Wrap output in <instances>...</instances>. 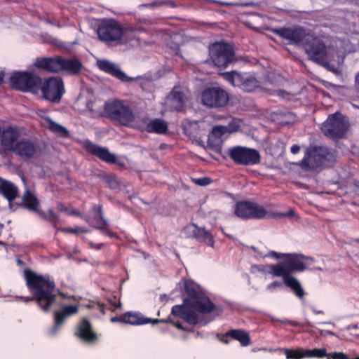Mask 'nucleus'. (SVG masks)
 Wrapping results in <instances>:
<instances>
[{
  "instance_id": "1",
  "label": "nucleus",
  "mask_w": 359,
  "mask_h": 359,
  "mask_svg": "<svg viewBox=\"0 0 359 359\" xmlns=\"http://www.w3.org/2000/svg\"><path fill=\"white\" fill-rule=\"evenodd\" d=\"M24 278L32 297L27 301H34L43 311L48 312L56 302L57 294L66 298L67 296L60 292L56 288L54 280L48 276L36 273L29 269L24 271Z\"/></svg>"
},
{
  "instance_id": "2",
  "label": "nucleus",
  "mask_w": 359,
  "mask_h": 359,
  "mask_svg": "<svg viewBox=\"0 0 359 359\" xmlns=\"http://www.w3.org/2000/svg\"><path fill=\"white\" fill-rule=\"evenodd\" d=\"M133 33V29H123L119 22L114 19L102 20L97 28L98 38L107 43L113 42L116 44L125 43L128 41L127 35Z\"/></svg>"
},
{
  "instance_id": "3",
  "label": "nucleus",
  "mask_w": 359,
  "mask_h": 359,
  "mask_svg": "<svg viewBox=\"0 0 359 359\" xmlns=\"http://www.w3.org/2000/svg\"><path fill=\"white\" fill-rule=\"evenodd\" d=\"M349 128L348 121L340 112L330 114L320 127L321 132L332 140H338L346 137Z\"/></svg>"
},
{
  "instance_id": "4",
  "label": "nucleus",
  "mask_w": 359,
  "mask_h": 359,
  "mask_svg": "<svg viewBox=\"0 0 359 359\" xmlns=\"http://www.w3.org/2000/svg\"><path fill=\"white\" fill-rule=\"evenodd\" d=\"M104 111L108 118L124 126H129L135 121V114L132 109L119 100L105 102Z\"/></svg>"
},
{
  "instance_id": "5",
  "label": "nucleus",
  "mask_w": 359,
  "mask_h": 359,
  "mask_svg": "<svg viewBox=\"0 0 359 359\" xmlns=\"http://www.w3.org/2000/svg\"><path fill=\"white\" fill-rule=\"evenodd\" d=\"M210 60L219 68H226L235 62L233 47L227 43L216 42L209 46Z\"/></svg>"
},
{
  "instance_id": "6",
  "label": "nucleus",
  "mask_w": 359,
  "mask_h": 359,
  "mask_svg": "<svg viewBox=\"0 0 359 359\" xmlns=\"http://www.w3.org/2000/svg\"><path fill=\"white\" fill-rule=\"evenodd\" d=\"M13 88L22 92L37 91L42 85V79L29 72H15L10 77Z\"/></svg>"
},
{
  "instance_id": "7",
  "label": "nucleus",
  "mask_w": 359,
  "mask_h": 359,
  "mask_svg": "<svg viewBox=\"0 0 359 359\" xmlns=\"http://www.w3.org/2000/svg\"><path fill=\"white\" fill-rule=\"evenodd\" d=\"M335 158L334 150L323 146H314L306 149L304 157L299 165L304 170H312L315 167L313 160L333 161Z\"/></svg>"
},
{
  "instance_id": "8",
  "label": "nucleus",
  "mask_w": 359,
  "mask_h": 359,
  "mask_svg": "<svg viewBox=\"0 0 359 359\" xmlns=\"http://www.w3.org/2000/svg\"><path fill=\"white\" fill-rule=\"evenodd\" d=\"M201 102L210 108L224 109L229 104V94L221 87H209L202 93Z\"/></svg>"
},
{
  "instance_id": "9",
  "label": "nucleus",
  "mask_w": 359,
  "mask_h": 359,
  "mask_svg": "<svg viewBox=\"0 0 359 359\" xmlns=\"http://www.w3.org/2000/svg\"><path fill=\"white\" fill-rule=\"evenodd\" d=\"M236 215L243 219H262L269 218V211L259 203L243 201L236 203L234 210Z\"/></svg>"
},
{
  "instance_id": "10",
  "label": "nucleus",
  "mask_w": 359,
  "mask_h": 359,
  "mask_svg": "<svg viewBox=\"0 0 359 359\" xmlns=\"http://www.w3.org/2000/svg\"><path fill=\"white\" fill-rule=\"evenodd\" d=\"M303 48L311 60L323 67H328L329 65L325 61L326 46L320 39L309 33L304 43Z\"/></svg>"
},
{
  "instance_id": "11",
  "label": "nucleus",
  "mask_w": 359,
  "mask_h": 359,
  "mask_svg": "<svg viewBox=\"0 0 359 359\" xmlns=\"http://www.w3.org/2000/svg\"><path fill=\"white\" fill-rule=\"evenodd\" d=\"M221 76L232 86L239 87L246 92H252L259 86V82L255 76L246 73L231 71L223 72Z\"/></svg>"
},
{
  "instance_id": "12",
  "label": "nucleus",
  "mask_w": 359,
  "mask_h": 359,
  "mask_svg": "<svg viewBox=\"0 0 359 359\" xmlns=\"http://www.w3.org/2000/svg\"><path fill=\"white\" fill-rule=\"evenodd\" d=\"M227 154L231 159L238 165H255L260 162V155L254 149L236 146L229 148Z\"/></svg>"
},
{
  "instance_id": "13",
  "label": "nucleus",
  "mask_w": 359,
  "mask_h": 359,
  "mask_svg": "<svg viewBox=\"0 0 359 359\" xmlns=\"http://www.w3.org/2000/svg\"><path fill=\"white\" fill-rule=\"evenodd\" d=\"M273 32L288 41L290 44L302 46L310 33L302 27H280L273 29Z\"/></svg>"
},
{
  "instance_id": "14",
  "label": "nucleus",
  "mask_w": 359,
  "mask_h": 359,
  "mask_svg": "<svg viewBox=\"0 0 359 359\" xmlns=\"http://www.w3.org/2000/svg\"><path fill=\"white\" fill-rule=\"evenodd\" d=\"M41 87L43 97L52 102H59L65 93L63 81L58 77L49 78Z\"/></svg>"
},
{
  "instance_id": "15",
  "label": "nucleus",
  "mask_w": 359,
  "mask_h": 359,
  "mask_svg": "<svg viewBox=\"0 0 359 359\" xmlns=\"http://www.w3.org/2000/svg\"><path fill=\"white\" fill-rule=\"evenodd\" d=\"M22 138L21 132L18 127L7 126L1 131L0 145L4 151L13 153Z\"/></svg>"
},
{
  "instance_id": "16",
  "label": "nucleus",
  "mask_w": 359,
  "mask_h": 359,
  "mask_svg": "<svg viewBox=\"0 0 359 359\" xmlns=\"http://www.w3.org/2000/svg\"><path fill=\"white\" fill-rule=\"evenodd\" d=\"M286 256L283 260L290 274L308 269V266L313 261L312 257H306L302 254H287Z\"/></svg>"
},
{
  "instance_id": "17",
  "label": "nucleus",
  "mask_w": 359,
  "mask_h": 359,
  "mask_svg": "<svg viewBox=\"0 0 359 359\" xmlns=\"http://www.w3.org/2000/svg\"><path fill=\"white\" fill-rule=\"evenodd\" d=\"M75 335L89 344L96 343L98 339L97 334L93 330L92 324L86 318H83L78 323Z\"/></svg>"
},
{
  "instance_id": "18",
  "label": "nucleus",
  "mask_w": 359,
  "mask_h": 359,
  "mask_svg": "<svg viewBox=\"0 0 359 359\" xmlns=\"http://www.w3.org/2000/svg\"><path fill=\"white\" fill-rule=\"evenodd\" d=\"M38 151L37 144L29 138L22 137L13 154L23 160L34 158Z\"/></svg>"
},
{
  "instance_id": "19",
  "label": "nucleus",
  "mask_w": 359,
  "mask_h": 359,
  "mask_svg": "<svg viewBox=\"0 0 359 359\" xmlns=\"http://www.w3.org/2000/svg\"><path fill=\"white\" fill-rule=\"evenodd\" d=\"M61 56L36 57L34 65L39 69L50 72H62Z\"/></svg>"
},
{
  "instance_id": "20",
  "label": "nucleus",
  "mask_w": 359,
  "mask_h": 359,
  "mask_svg": "<svg viewBox=\"0 0 359 359\" xmlns=\"http://www.w3.org/2000/svg\"><path fill=\"white\" fill-rule=\"evenodd\" d=\"M86 151L99 158L107 163H116V156L109 151L107 147H102L91 142H87L85 144Z\"/></svg>"
},
{
  "instance_id": "21",
  "label": "nucleus",
  "mask_w": 359,
  "mask_h": 359,
  "mask_svg": "<svg viewBox=\"0 0 359 359\" xmlns=\"http://www.w3.org/2000/svg\"><path fill=\"white\" fill-rule=\"evenodd\" d=\"M186 102V96L179 87L175 86L167 96L165 104L170 111L182 109Z\"/></svg>"
},
{
  "instance_id": "22",
  "label": "nucleus",
  "mask_w": 359,
  "mask_h": 359,
  "mask_svg": "<svg viewBox=\"0 0 359 359\" xmlns=\"http://www.w3.org/2000/svg\"><path fill=\"white\" fill-rule=\"evenodd\" d=\"M97 66L102 71L111 74L116 79L123 82H131L135 80V78L128 76L119 67L108 60H103L97 62ZM137 78H136L137 79Z\"/></svg>"
},
{
  "instance_id": "23",
  "label": "nucleus",
  "mask_w": 359,
  "mask_h": 359,
  "mask_svg": "<svg viewBox=\"0 0 359 359\" xmlns=\"http://www.w3.org/2000/svg\"><path fill=\"white\" fill-rule=\"evenodd\" d=\"M78 312L79 306L77 305H65L62 306L60 310L55 311L53 332H56L67 318L77 314Z\"/></svg>"
},
{
  "instance_id": "24",
  "label": "nucleus",
  "mask_w": 359,
  "mask_h": 359,
  "mask_svg": "<svg viewBox=\"0 0 359 359\" xmlns=\"http://www.w3.org/2000/svg\"><path fill=\"white\" fill-rule=\"evenodd\" d=\"M187 306L201 313H210L215 309L214 303L203 292L189 302Z\"/></svg>"
},
{
  "instance_id": "25",
  "label": "nucleus",
  "mask_w": 359,
  "mask_h": 359,
  "mask_svg": "<svg viewBox=\"0 0 359 359\" xmlns=\"http://www.w3.org/2000/svg\"><path fill=\"white\" fill-rule=\"evenodd\" d=\"M122 323L130 324L133 325H144L149 323L153 324H157L159 322H171L170 318L167 320H151L150 318H144L139 313L135 312H127L121 315Z\"/></svg>"
},
{
  "instance_id": "26",
  "label": "nucleus",
  "mask_w": 359,
  "mask_h": 359,
  "mask_svg": "<svg viewBox=\"0 0 359 359\" xmlns=\"http://www.w3.org/2000/svg\"><path fill=\"white\" fill-rule=\"evenodd\" d=\"M239 126L234 122L229 123L227 126H215L212 128L210 134L208 136V142L210 143L211 139L215 137L220 139L226 133H231L238 130Z\"/></svg>"
},
{
  "instance_id": "27",
  "label": "nucleus",
  "mask_w": 359,
  "mask_h": 359,
  "mask_svg": "<svg viewBox=\"0 0 359 359\" xmlns=\"http://www.w3.org/2000/svg\"><path fill=\"white\" fill-rule=\"evenodd\" d=\"M0 193L9 201H11L18 195V188L13 183L0 179Z\"/></svg>"
},
{
  "instance_id": "28",
  "label": "nucleus",
  "mask_w": 359,
  "mask_h": 359,
  "mask_svg": "<svg viewBox=\"0 0 359 359\" xmlns=\"http://www.w3.org/2000/svg\"><path fill=\"white\" fill-rule=\"evenodd\" d=\"M62 71H66L71 74H77L82 68V64L78 59H67L61 57Z\"/></svg>"
},
{
  "instance_id": "29",
  "label": "nucleus",
  "mask_w": 359,
  "mask_h": 359,
  "mask_svg": "<svg viewBox=\"0 0 359 359\" xmlns=\"http://www.w3.org/2000/svg\"><path fill=\"white\" fill-rule=\"evenodd\" d=\"M194 230L192 231L193 236L198 241L203 242L210 246H213L214 239L212 234L207 231L205 228H200L194 225Z\"/></svg>"
},
{
  "instance_id": "30",
  "label": "nucleus",
  "mask_w": 359,
  "mask_h": 359,
  "mask_svg": "<svg viewBox=\"0 0 359 359\" xmlns=\"http://www.w3.org/2000/svg\"><path fill=\"white\" fill-rule=\"evenodd\" d=\"M226 336L238 341L243 346H247L250 344L249 334L243 330H231L226 333Z\"/></svg>"
},
{
  "instance_id": "31",
  "label": "nucleus",
  "mask_w": 359,
  "mask_h": 359,
  "mask_svg": "<svg viewBox=\"0 0 359 359\" xmlns=\"http://www.w3.org/2000/svg\"><path fill=\"white\" fill-rule=\"evenodd\" d=\"M94 210L97 212V217H95L93 218L88 217L86 219V220L94 228L100 231L104 230V228L107 226V222L103 217L102 206H98L97 208L94 207Z\"/></svg>"
},
{
  "instance_id": "32",
  "label": "nucleus",
  "mask_w": 359,
  "mask_h": 359,
  "mask_svg": "<svg viewBox=\"0 0 359 359\" xmlns=\"http://www.w3.org/2000/svg\"><path fill=\"white\" fill-rule=\"evenodd\" d=\"M284 284L287 287L290 288L298 298L300 299H304L305 292L302 287L300 282L294 276L287 277Z\"/></svg>"
},
{
  "instance_id": "33",
  "label": "nucleus",
  "mask_w": 359,
  "mask_h": 359,
  "mask_svg": "<svg viewBox=\"0 0 359 359\" xmlns=\"http://www.w3.org/2000/svg\"><path fill=\"white\" fill-rule=\"evenodd\" d=\"M167 130L168 125L166 122L160 118L151 120L147 126V131L149 133L164 134Z\"/></svg>"
},
{
  "instance_id": "34",
  "label": "nucleus",
  "mask_w": 359,
  "mask_h": 359,
  "mask_svg": "<svg viewBox=\"0 0 359 359\" xmlns=\"http://www.w3.org/2000/svg\"><path fill=\"white\" fill-rule=\"evenodd\" d=\"M184 287L186 293L188 295V298L184 299V302L186 305L189 304L191 300L195 299L196 297L201 294L203 292L198 290L196 285L193 282L187 280H184Z\"/></svg>"
},
{
  "instance_id": "35",
  "label": "nucleus",
  "mask_w": 359,
  "mask_h": 359,
  "mask_svg": "<svg viewBox=\"0 0 359 359\" xmlns=\"http://www.w3.org/2000/svg\"><path fill=\"white\" fill-rule=\"evenodd\" d=\"M22 200L25 208L32 211H37L39 201L29 189L25 191Z\"/></svg>"
},
{
  "instance_id": "36",
  "label": "nucleus",
  "mask_w": 359,
  "mask_h": 359,
  "mask_svg": "<svg viewBox=\"0 0 359 359\" xmlns=\"http://www.w3.org/2000/svg\"><path fill=\"white\" fill-rule=\"evenodd\" d=\"M183 320L191 325H196L198 324L205 325L207 324V322L204 321L199 315H198L194 311L191 310V307H188L187 309Z\"/></svg>"
},
{
  "instance_id": "37",
  "label": "nucleus",
  "mask_w": 359,
  "mask_h": 359,
  "mask_svg": "<svg viewBox=\"0 0 359 359\" xmlns=\"http://www.w3.org/2000/svg\"><path fill=\"white\" fill-rule=\"evenodd\" d=\"M47 128L56 135L61 137H67L69 136L68 130L62 125L53 121L50 118H47Z\"/></svg>"
},
{
  "instance_id": "38",
  "label": "nucleus",
  "mask_w": 359,
  "mask_h": 359,
  "mask_svg": "<svg viewBox=\"0 0 359 359\" xmlns=\"http://www.w3.org/2000/svg\"><path fill=\"white\" fill-rule=\"evenodd\" d=\"M271 273L274 276L283 277L284 283H285V279L287 277L292 276L290 274V271H288L284 260L280 264L272 265L271 266Z\"/></svg>"
},
{
  "instance_id": "39",
  "label": "nucleus",
  "mask_w": 359,
  "mask_h": 359,
  "mask_svg": "<svg viewBox=\"0 0 359 359\" xmlns=\"http://www.w3.org/2000/svg\"><path fill=\"white\" fill-rule=\"evenodd\" d=\"M280 351H283L287 359H302L305 358V349L297 348V349H289V348H279Z\"/></svg>"
},
{
  "instance_id": "40",
  "label": "nucleus",
  "mask_w": 359,
  "mask_h": 359,
  "mask_svg": "<svg viewBox=\"0 0 359 359\" xmlns=\"http://www.w3.org/2000/svg\"><path fill=\"white\" fill-rule=\"evenodd\" d=\"M102 180L107 184L109 188L116 189L119 188V181L114 174H103L100 175Z\"/></svg>"
},
{
  "instance_id": "41",
  "label": "nucleus",
  "mask_w": 359,
  "mask_h": 359,
  "mask_svg": "<svg viewBox=\"0 0 359 359\" xmlns=\"http://www.w3.org/2000/svg\"><path fill=\"white\" fill-rule=\"evenodd\" d=\"M305 358H327V351L325 348H314L312 350L305 349Z\"/></svg>"
},
{
  "instance_id": "42",
  "label": "nucleus",
  "mask_w": 359,
  "mask_h": 359,
  "mask_svg": "<svg viewBox=\"0 0 359 359\" xmlns=\"http://www.w3.org/2000/svg\"><path fill=\"white\" fill-rule=\"evenodd\" d=\"M189 307V306H187L184 303L182 305H175L172 308L171 313L172 315L178 316L181 318H184V313H186L187 309Z\"/></svg>"
},
{
  "instance_id": "43",
  "label": "nucleus",
  "mask_w": 359,
  "mask_h": 359,
  "mask_svg": "<svg viewBox=\"0 0 359 359\" xmlns=\"http://www.w3.org/2000/svg\"><path fill=\"white\" fill-rule=\"evenodd\" d=\"M39 215L41 217L52 223L55 228L56 227V223L59 220V217L52 210H50L48 214L40 212Z\"/></svg>"
},
{
  "instance_id": "44",
  "label": "nucleus",
  "mask_w": 359,
  "mask_h": 359,
  "mask_svg": "<svg viewBox=\"0 0 359 359\" xmlns=\"http://www.w3.org/2000/svg\"><path fill=\"white\" fill-rule=\"evenodd\" d=\"M294 214V211L292 210H290V211L287 212H269V218L272 217H278L282 218L283 217H292Z\"/></svg>"
},
{
  "instance_id": "45",
  "label": "nucleus",
  "mask_w": 359,
  "mask_h": 359,
  "mask_svg": "<svg viewBox=\"0 0 359 359\" xmlns=\"http://www.w3.org/2000/svg\"><path fill=\"white\" fill-rule=\"evenodd\" d=\"M61 231L67 233H79L88 232V230L84 229L79 226H76L75 228H63L61 229Z\"/></svg>"
},
{
  "instance_id": "46",
  "label": "nucleus",
  "mask_w": 359,
  "mask_h": 359,
  "mask_svg": "<svg viewBox=\"0 0 359 359\" xmlns=\"http://www.w3.org/2000/svg\"><path fill=\"white\" fill-rule=\"evenodd\" d=\"M327 358L328 359H349V357L342 352H334L327 353Z\"/></svg>"
},
{
  "instance_id": "47",
  "label": "nucleus",
  "mask_w": 359,
  "mask_h": 359,
  "mask_svg": "<svg viewBox=\"0 0 359 359\" xmlns=\"http://www.w3.org/2000/svg\"><path fill=\"white\" fill-rule=\"evenodd\" d=\"M192 180L196 184L199 186H206L211 182V180L209 177L193 179Z\"/></svg>"
},
{
  "instance_id": "48",
  "label": "nucleus",
  "mask_w": 359,
  "mask_h": 359,
  "mask_svg": "<svg viewBox=\"0 0 359 359\" xmlns=\"http://www.w3.org/2000/svg\"><path fill=\"white\" fill-rule=\"evenodd\" d=\"M287 254H283V253H278V252H276L275 251H270L268 253V256L269 257H273V258H276V259H281L283 258V259L286 258V255Z\"/></svg>"
},
{
  "instance_id": "49",
  "label": "nucleus",
  "mask_w": 359,
  "mask_h": 359,
  "mask_svg": "<svg viewBox=\"0 0 359 359\" xmlns=\"http://www.w3.org/2000/svg\"><path fill=\"white\" fill-rule=\"evenodd\" d=\"M281 286H282V283L279 281L276 280V281H273V283H270L267 286V289L272 290L276 287H281Z\"/></svg>"
},
{
  "instance_id": "50",
  "label": "nucleus",
  "mask_w": 359,
  "mask_h": 359,
  "mask_svg": "<svg viewBox=\"0 0 359 359\" xmlns=\"http://www.w3.org/2000/svg\"><path fill=\"white\" fill-rule=\"evenodd\" d=\"M57 208L60 212H64L68 215L69 209L62 203H58L57 205Z\"/></svg>"
},
{
  "instance_id": "51",
  "label": "nucleus",
  "mask_w": 359,
  "mask_h": 359,
  "mask_svg": "<svg viewBox=\"0 0 359 359\" xmlns=\"http://www.w3.org/2000/svg\"><path fill=\"white\" fill-rule=\"evenodd\" d=\"M290 151L293 154H296L297 153L299 152L300 151V147L297 144H293L292 147H291V149H290Z\"/></svg>"
},
{
  "instance_id": "52",
  "label": "nucleus",
  "mask_w": 359,
  "mask_h": 359,
  "mask_svg": "<svg viewBox=\"0 0 359 359\" xmlns=\"http://www.w3.org/2000/svg\"><path fill=\"white\" fill-rule=\"evenodd\" d=\"M279 322L282 323H284V324H290V325H293V326H297V323L293 321V320H287V319H284V320H278Z\"/></svg>"
},
{
  "instance_id": "53",
  "label": "nucleus",
  "mask_w": 359,
  "mask_h": 359,
  "mask_svg": "<svg viewBox=\"0 0 359 359\" xmlns=\"http://www.w3.org/2000/svg\"><path fill=\"white\" fill-rule=\"evenodd\" d=\"M175 325L176 326V327H177L179 330H186V331H188L189 330L184 327H183L181 323H175Z\"/></svg>"
},
{
  "instance_id": "54",
  "label": "nucleus",
  "mask_w": 359,
  "mask_h": 359,
  "mask_svg": "<svg viewBox=\"0 0 359 359\" xmlns=\"http://www.w3.org/2000/svg\"><path fill=\"white\" fill-rule=\"evenodd\" d=\"M68 215L78 216V215H80V212H78L77 210H72V211H69Z\"/></svg>"
},
{
  "instance_id": "55",
  "label": "nucleus",
  "mask_w": 359,
  "mask_h": 359,
  "mask_svg": "<svg viewBox=\"0 0 359 359\" xmlns=\"http://www.w3.org/2000/svg\"><path fill=\"white\" fill-rule=\"evenodd\" d=\"M90 245L93 248H95L97 250H100L102 248V247L103 246V244L100 243V244H97V245H94L93 243H90Z\"/></svg>"
},
{
  "instance_id": "56",
  "label": "nucleus",
  "mask_w": 359,
  "mask_h": 359,
  "mask_svg": "<svg viewBox=\"0 0 359 359\" xmlns=\"http://www.w3.org/2000/svg\"><path fill=\"white\" fill-rule=\"evenodd\" d=\"M102 231L103 232V233L107 234L111 237L113 236V233L109 229H107L106 227L104 228V230H102Z\"/></svg>"
},
{
  "instance_id": "57",
  "label": "nucleus",
  "mask_w": 359,
  "mask_h": 359,
  "mask_svg": "<svg viewBox=\"0 0 359 359\" xmlns=\"http://www.w3.org/2000/svg\"><path fill=\"white\" fill-rule=\"evenodd\" d=\"M111 321L113 323H114V322H121L122 323L121 316L120 317H113L111 319Z\"/></svg>"
},
{
  "instance_id": "58",
  "label": "nucleus",
  "mask_w": 359,
  "mask_h": 359,
  "mask_svg": "<svg viewBox=\"0 0 359 359\" xmlns=\"http://www.w3.org/2000/svg\"><path fill=\"white\" fill-rule=\"evenodd\" d=\"M356 86H357L358 90L359 91V78L358 77L356 78Z\"/></svg>"
},
{
  "instance_id": "59",
  "label": "nucleus",
  "mask_w": 359,
  "mask_h": 359,
  "mask_svg": "<svg viewBox=\"0 0 359 359\" xmlns=\"http://www.w3.org/2000/svg\"><path fill=\"white\" fill-rule=\"evenodd\" d=\"M3 81H4V74H0V84L3 82Z\"/></svg>"
},
{
  "instance_id": "60",
  "label": "nucleus",
  "mask_w": 359,
  "mask_h": 359,
  "mask_svg": "<svg viewBox=\"0 0 359 359\" xmlns=\"http://www.w3.org/2000/svg\"><path fill=\"white\" fill-rule=\"evenodd\" d=\"M115 308H118V307H120L121 306V303H118V304H116L115 302L113 304Z\"/></svg>"
},
{
  "instance_id": "61",
  "label": "nucleus",
  "mask_w": 359,
  "mask_h": 359,
  "mask_svg": "<svg viewBox=\"0 0 359 359\" xmlns=\"http://www.w3.org/2000/svg\"><path fill=\"white\" fill-rule=\"evenodd\" d=\"M310 269L311 270H319V271H322L323 270L320 267H315V268Z\"/></svg>"
},
{
  "instance_id": "62",
  "label": "nucleus",
  "mask_w": 359,
  "mask_h": 359,
  "mask_svg": "<svg viewBox=\"0 0 359 359\" xmlns=\"http://www.w3.org/2000/svg\"><path fill=\"white\" fill-rule=\"evenodd\" d=\"M0 245H6V243H4L3 241H0Z\"/></svg>"
},
{
  "instance_id": "63",
  "label": "nucleus",
  "mask_w": 359,
  "mask_h": 359,
  "mask_svg": "<svg viewBox=\"0 0 359 359\" xmlns=\"http://www.w3.org/2000/svg\"><path fill=\"white\" fill-rule=\"evenodd\" d=\"M18 262L19 264H21L22 262L20 259H18Z\"/></svg>"
},
{
  "instance_id": "64",
  "label": "nucleus",
  "mask_w": 359,
  "mask_h": 359,
  "mask_svg": "<svg viewBox=\"0 0 359 359\" xmlns=\"http://www.w3.org/2000/svg\"><path fill=\"white\" fill-rule=\"evenodd\" d=\"M224 343L227 344L228 343V341L227 340H224L223 341Z\"/></svg>"
}]
</instances>
